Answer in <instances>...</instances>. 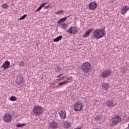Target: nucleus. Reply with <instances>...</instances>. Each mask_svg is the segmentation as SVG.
Returning a JSON list of instances; mask_svg holds the SVG:
<instances>
[{
	"instance_id": "1",
	"label": "nucleus",
	"mask_w": 129,
	"mask_h": 129,
	"mask_svg": "<svg viewBox=\"0 0 129 129\" xmlns=\"http://www.w3.org/2000/svg\"><path fill=\"white\" fill-rule=\"evenodd\" d=\"M106 35L105 30L103 29H98L94 31L93 36L96 40L103 38Z\"/></svg>"
},
{
	"instance_id": "2",
	"label": "nucleus",
	"mask_w": 129,
	"mask_h": 129,
	"mask_svg": "<svg viewBox=\"0 0 129 129\" xmlns=\"http://www.w3.org/2000/svg\"><path fill=\"white\" fill-rule=\"evenodd\" d=\"M81 69L84 73H89L91 70V64L89 62H86L82 64Z\"/></svg>"
},
{
	"instance_id": "3",
	"label": "nucleus",
	"mask_w": 129,
	"mask_h": 129,
	"mask_svg": "<svg viewBox=\"0 0 129 129\" xmlns=\"http://www.w3.org/2000/svg\"><path fill=\"white\" fill-rule=\"evenodd\" d=\"M121 121V117L120 116L115 115L110 123V126H114L118 124Z\"/></svg>"
},
{
	"instance_id": "4",
	"label": "nucleus",
	"mask_w": 129,
	"mask_h": 129,
	"mask_svg": "<svg viewBox=\"0 0 129 129\" xmlns=\"http://www.w3.org/2000/svg\"><path fill=\"white\" fill-rule=\"evenodd\" d=\"M33 111L36 116H39L43 112V108L40 106H35L33 109Z\"/></svg>"
},
{
	"instance_id": "5",
	"label": "nucleus",
	"mask_w": 129,
	"mask_h": 129,
	"mask_svg": "<svg viewBox=\"0 0 129 129\" xmlns=\"http://www.w3.org/2000/svg\"><path fill=\"white\" fill-rule=\"evenodd\" d=\"M111 70L110 69H107L103 71L100 73V76L101 78H107L108 76L111 75Z\"/></svg>"
},
{
	"instance_id": "6",
	"label": "nucleus",
	"mask_w": 129,
	"mask_h": 129,
	"mask_svg": "<svg viewBox=\"0 0 129 129\" xmlns=\"http://www.w3.org/2000/svg\"><path fill=\"white\" fill-rule=\"evenodd\" d=\"M74 109L75 111H81L83 109V105L82 103L79 101L76 102L74 104Z\"/></svg>"
},
{
	"instance_id": "7",
	"label": "nucleus",
	"mask_w": 129,
	"mask_h": 129,
	"mask_svg": "<svg viewBox=\"0 0 129 129\" xmlns=\"http://www.w3.org/2000/svg\"><path fill=\"white\" fill-rule=\"evenodd\" d=\"M15 82L17 85H22L25 83V80H24V77L21 75H18L15 80Z\"/></svg>"
},
{
	"instance_id": "8",
	"label": "nucleus",
	"mask_w": 129,
	"mask_h": 129,
	"mask_svg": "<svg viewBox=\"0 0 129 129\" xmlns=\"http://www.w3.org/2000/svg\"><path fill=\"white\" fill-rule=\"evenodd\" d=\"M13 119V117L12 115L10 113H6L3 117V120L6 123H9V122H11Z\"/></svg>"
},
{
	"instance_id": "9",
	"label": "nucleus",
	"mask_w": 129,
	"mask_h": 129,
	"mask_svg": "<svg viewBox=\"0 0 129 129\" xmlns=\"http://www.w3.org/2000/svg\"><path fill=\"white\" fill-rule=\"evenodd\" d=\"M106 105L107 107H109V108H112V107H114V106L117 105V103L111 100H108L106 102Z\"/></svg>"
},
{
	"instance_id": "10",
	"label": "nucleus",
	"mask_w": 129,
	"mask_h": 129,
	"mask_svg": "<svg viewBox=\"0 0 129 129\" xmlns=\"http://www.w3.org/2000/svg\"><path fill=\"white\" fill-rule=\"evenodd\" d=\"M58 126L59 124H58V122L55 121H52L49 124L48 127H49V128L56 129L58 128Z\"/></svg>"
},
{
	"instance_id": "11",
	"label": "nucleus",
	"mask_w": 129,
	"mask_h": 129,
	"mask_svg": "<svg viewBox=\"0 0 129 129\" xmlns=\"http://www.w3.org/2000/svg\"><path fill=\"white\" fill-rule=\"evenodd\" d=\"M77 32H78L77 28L74 26H72L67 31V33H70V34H73L74 35H76V34H77Z\"/></svg>"
},
{
	"instance_id": "12",
	"label": "nucleus",
	"mask_w": 129,
	"mask_h": 129,
	"mask_svg": "<svg viewBox=\"0 0 129 129\" xmlns=\"http://www.w3.org/2000/svg\"><path fill=\"white\" fill-rule=\"evenodd\" d=\"M88 7L90 11H94L97 9V3L94 2H91L89 4Z\"/></svg>"
},
{
	"instance_id": "13",
	"label": "nucleus",
	"mask_w": 129,
	"mask_h": 129,
	"mask_svg": "<svg viewBox=\"0 0 129 129\" xmlns=\"http://www.w3.org/2000/svg\"><path fill=\"white\" fill-rule=\"evenodd\" d=\"M10 66H11V62L9 60H6L1 66V69L3 68L4 70H6V69H9Z\"/></svg>"
},
{
	"instance_id": "14",
	"label": "nucleus",
	"mask_w": 129,
	"mask_h": 129,
	"mask_svg": "<svg viewBox=\"0 0 129 129\" xmlns=\"http://www.w3.org/2000/svg\"><path fill=\"white\" fill-rule=\"evenodd\" d=\"M59 115L61 119H65L66 118V116H67L66 111L63 110L59 111Z\"/></svg>"
},
{
	"instance_id": "15",
	"label": "nucleus",
	"mask_w": 129,
	"mask_h": 129,
	"mask_svg": "<svg viewBox=\"0 0 129 129\" xmlns=\"http://www.w3.org/2000/svg\"><path fill=\"white\" fill-rule=\"evenodd\" d=\"M129 7L125 6H124L121 10V15H125L126 14V12L128 11Z\"/></svg>"
},
{
	"instance_id": "16",
	"label": "nucleus",
	"mask_w": 129,
	"mask_h": 129,
	"mask_svg": "<svg viewBox=\"0 0 129 129\" xmlns=\"http://www.w3.org/2000/svg\"><path fill=\"white\" fill-rule=\"evenodd\" d=\"M93 31V29L91 28L87 30L84 35L83 36V38H86V37H89V35L91 33V32Z\"/></svg>"
},
{
	"instance_id": "17",
	"label": "nucleus",
	"mask_w": 129,
	"mask_h": 129,
	"mask_svg": "<svg viewBox=\"0 0 129 129\" xmlns=\"http://www.w3.org/2000/svg\"><path fill=\"white\" fill-rule=\"evenodd\" d=\"M108 88H109V85L107 83H104L102 84V89L103 90H108Z\"/></svg>"
},
{
	"instance_id": "18",
	"label": "nucleus",
	"mask_w": 129,
	"mask_h": 129,
	"mask_svg": "<svg viewBox=\"0 0 129 129\" xmlns=\"http://www.w3.org/2000/svg\"><path fill=\"white\" fill-rule=\"evenodd\" d=\"M59 28L62 29L63 30H67V24L65 22L59 23Z\"/></svg>"
},
{
	"instance_id": "19",
	"label": "nucleus",
	"mask_w": 129,
	"mask_h": 129,
	"mask_svg": "<svg viewBox=\"0 0 129 129\" xmlns=\"http://www.w3.org/2000/svg\"><path fill=\"white\" fill-rule=\"evenodd\" d=\"M63 126L66 128H68V127L71 126V123L70 121H65L63 123Z\"/></svg>"
},
{
	"instance_id": "20",
	"label": "nucleus",
	"mask_w": 129,
	"mask_h": 129,
	"mask_svg": "<svg viewBox=\"0 0 129 129\" xmlns=\"http://www.w3.org/2000/svg\"><path fill=\"white\" fill-rule=\"evenodd\" d=\"M45 5H47V3H42L40 5L39 7L36 10L35 13H37V12H40V11L42 10V8L45 7Z\"/></svg>"
},
{
	"instance_id": "21",
	"label": "nucleus",
	"mask_w": 129,
	"mask_h": 129,
	"mask_svg": "<svg viewBox=\"0 0 129 129\" xmlns=\"http://www.w3.org/2000/svg\"><path fill=\"white\" fill-rule=\"evenodd\" d=\"M69 17H70V15H69L67 17H66L64 18L60 19L58 21V24H61V23H63L62 22H65V21H66L67 20V18H69Z\"/></svg>"
},
{
	"instance_id": "22",
	"label": "nucleus",
	"mask_w": 129,
	"mask_h": 129,
	"mask_svg": "<svg viewBox=\"0 0 129 129\" xmlns=\"http://www.w3.org/2000/svg\"><path fill=\"white\" fill-rule=\"evenodd\" d=\"M62 38L63 36H62V35H60L56 37V38H54L53 39V42H59V41H61V40H62Z\"/></svg>"
},
{
	"instance_id": "23",
	"label": "nucleus",
	"mask_w": 129,
	"mask_h": 129,
	"mask_svg": "<svg viewBox=\"0 0 129 129\" xmlns=\"http://www.w3.org/2000/svg\"><path fill=\"white\" fill-rule=\"evenodd\" d=\"M68 83H69V81H64L63 82H59L58 83V85H59V86H62V85H64V84H67Z\"/></svg>"
},
{
	"instance_id": "24",
	"label": "nucleus",
	"mask_w": 129,
	"mask_h": 129,
	"mask_svg": "<svg viewBox=\"0 0 129 129\" xmlns=\"http://www.w3.org/2000/svg\"><path fill=\"white\" fill-rule=\"evenodd\" d=\"M10 100L11 101H16V100H17V97L15 96H12L10 97Z\"/></svg>"
},
{
	"instance_id": "25",
	"label": "nucleus",
	"mask_w": 129,
	"mask_h": 129,
	"mask_svg": "<svg viewBox=\"0 0 129 129\" xmlns=\"http://www.w3.org/2000/svg\"><path fill=\"white\" fill-rule=\"evenodd\" d=\"M19 66H20L21 67H25V62L24 61H19L18 63Z\"/></svg>"
},
{
	"instance_id": "26",
	"label": "nucleus",
	"mask_w": 129,
	"mask_h": 129,
	"mask_svg": "<svg viewBox=\"0 0 129 129\" xmlns=\"http://www.w3.org/2000/svg\"><path fill=\"white\" fill-rule=\"evenodd\" d=\"M95 120H96V121H99L101 120V116L99 115H97L95 117Z\"/></svg>"
},
{
	"instance_id": "27",
	"label": "nucleus",
	"mask_w": 129,
	"mask_h": 129,
	"mask_svg": "<svg viewBox=\"0 0 129 129\" xmlns=\"http://www.w3.org/2000/svg\"><path fill=\"white\" fill-rule=\"evenodd\" d=\"M61 71V68H60V66H57L56 68H55V71L56 72H60Z\"/></svg>"
},
{
	"instance_id": "28",
	"label": "nucleus",
	"mask_w": 129,
	"mask_h": 129,
	"mask_svg": "<svg viewBox=\"0 0 129 129\" xmlns=\"http://www.w3.org/2000/svg\"><path fill=\"white\" fill-rule=\"evenodd\" d=\"M127 70V69L126 68V67H123L121 70V72H122V73H124L125 72H126Z\"/></svg>"
},
{
	"instance_id": "29",
	"label": "nucleus",
	"mask_w": 129,
	"mask_h": 129,
	"mask_svg": "<svg viewBox=\"0 0 129 129\" xmlns=\"http://www.w3.org/2000/svg\"><path fill=\"white\" fill-rule=\"evenodd\" d=\"M26 125V124L23 123V124H21L19 123L18 124L16 125L17 127H23V126H25Z\"/></svg>"
},
{
	"instance_id": "30",
	"label": "nucleus",
	"mask_w": 129,
	"mask_h": 129,
	"mask_svg": "<svg viewBox=\"0 0 129 129\" xmlns=\"http://www.w3.org/2000/svg\"><path fill=\"white\" fill-rule=\"evenodd\" d=\"M2 8H3V9H4L6 10V9H8V8H9V5L6 4H3L2 5Z\"/></svg>"
},
{
	"instance_id": "31",
	"label": "nucleus",
	"mask_w": 129,
	"mask_h": 129,
	"mask_svg": "<svg viewBox=\"0 0 129 129\" xmlns=\"http://www.w3.org/2000/svg\"><path fill=\"white\" fill-rule=\"evenodd\" d=\"M64 13V11L63 10H59V11H57L55 15H61V14H63Z\"/></svg>"
},
{
	"instance_id": "32",
	"label": "nucleus",
	"mask_w": 129,
	"mask_h": 129,
	"mask_svg": "<svg viewBox=\"0 0 129 129\" xmlns=\"http://www.w3.org/2000/svg\"><path fill=\"white\" fill-rule=\"evenodd\" d=\"M27 17V14H25L24 15L22 16L20 19V21L22 20H24L25 19V18Z\"/></svg>"
},
{
	"instance_id": "33",
	"label": "nucleus",
	"mask_w": 129,
	"mask_h": 129,
	"mask_svg": "<svg viewBox=\"0 0 129 129\" xmlns=\"http://www.w3.org/2000/svg\"><path fill=\"white\" fill-rule=\"evenodd\" d=\"M65 79V77H61L59 79H58L59 81H61V80H63Z\"/></svg>"
},
{
	"instance_id": "34",
	"label": "nucleus",
	"mask_w": 129,
	"mask_h": 129,
	"mask_svg": "<svg viewBox=\"0 0 129 129\" xmlns=\"http://www.w3.org/2000/svg\"><path fill=\"white\" fill-rule=\"evenodd\" d=\"M49 8H50V6L49 5H47L46 6H44V10H47V9H49Z\"/></svg>"
},
{
	"instance_id": "35",
	"label": "nucleus",
	"mask_w": 129,
	"mask_h": 129,
	"mask_svg": "<svg viewBox=\"0 0 129 129\" xmlns=\"http://www.w3.org/2000/svg\"><path fill=\"white\" fill-rule=\"evenodd\" d=\"M61 76H63V74H60L58 76H56V78H59V77H61Z\"/></svg>"
},
{
	"instance_id": "36",
	"label": "nucleus",
	"mask_w": 129,
	"mask_h": 129,
	"mask_svg": "<svg viewBox=\"0 0 129 129\" xmlns=\"http://www.w3.org/2000/svg\"><path fill=\"white\" fill-rule=\"evenodd\" d=\"M71 79H72V77H69L68 78V80H71Z\"/></svg>"
},
{
	"instance_id": "37",
	"label": "nucleus",
	"mask_w": 129,
	"mask_h": 129,
	"mask_svg": "<svg viewBox=\"0 0 129 129\" xmlns=\"http://www.w3.org/2000/svg\"><path fill=\"white\" fill-rule=\"evenodd\" d=\"M125 129H129V125H128V127H126Z\"/></svg>"
}]
</instances>
